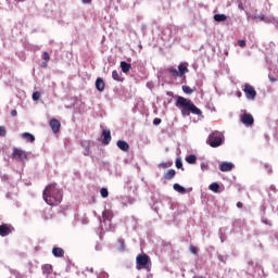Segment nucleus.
<instances>
[{
  "label": "nucleus",
  "instance_id": "6ab92c4d",
  "mask_svg": "<svg viewBox=\"0 0 278 278\" xmlns=\"http://www.w3.org/2000/svg\"><path fill=\"white\" fill-rule=\"evenodd\" d=\"M112 78L115 80V81H119L122 83L124 80V78H122V74L121 72H117L116 70H114L112 72Z\"/></svg>",
  "mask_w": 278,
  "mask_h": 278
},
{
  "label": "nucleus",
  "instance_id": "ddd939ff",
  "mask_svg": "<svg viewBox=\"0 0 278 278\" xmlns=\"http://www.w3.org/2000/svg\"><path fill=\"white\" fill-rule=\"evenodd\" d=\"M116 146L123 152H128L129 151V144L127 142L123 141V140H118Z\"/></svg>",
  "mask_w": 278,
  "mask_h": 278
},
{
  "label": "nucleus",
  "instance_id": "09e8293b",
  "mask_svg": "<svg viewBox=\"0 0 278 278\" xmlns=\"http://www.w3.org/2000/svg\"><path fill=\"white\" fill-rule=\"evenodd\" d=\"M250 265H253V262H249Z\"/></svg>",
  "mask_w": 278,
  "mask_h": 278
},
{
  "label": "nucleus",
  "instance_id": "6e6552de",
  "mask_svg": "<svg viewBox=\"0 0 278 278\" xmlns=\"http://www.w3.org/2000/svg\"><path fill=\"white\" fill-rule=\"evenodd\" d=\"M241 122L247 126H252L254 124L253 115H251V113H243L241 117Z\"/></svg>",
  "mask_w": 278,
  "mask_h": 278
},
{
  "label": "nucleus",
  "instance_id": "49530a36",
  "mask_svg": "<svg viewBox=\"0 0 278 278\" xmlns=\"http://www.w3.org/2000/svg\"><path fill=\"white\" fill-rule=\"evenodd\" d=\"M163 168H167V165L165 163L161 164Z\"/></svg>",
  "mask_w": 278,
  "mask_h": 278
},
{
  "label": "nucleus",
  "instance_id": "f704fd0d",
  "mask_svg": "<svg viewBox=\"0 0 278 278\" xmlns=\"http://www.w3.org/2000/svg\"><path fill=\"white\" fill-rule=\"evenodd\" d=\"M238 45H239V47L244 48L247 42H245V40L240 39V40H238Z\"/></svg>",
  "mask_w": 278,
  "mask_h": 278
},
{
  "label": "nucleus",
  "instance_id": "a18cd8bd",
  "mask_svg": "<svg viewBox=\"0 0 278 278\" xmlns=\"http://www.w3.org/2000/svg\"><path fill=\"white\" fill-rule=\"evenodd\" d=\"M269 79H270L271 83L277 81V79L276 78H271V76H269Z\"/></svg>",
  "mask_w": 278,
  "mask_h": 278
},
{
  "label": "nucleus",
  "instance_id": "c03bdc74",
  "mask_svg": "<svg viewBox=\"0 0 278 278\" xmlns=\"http://www.w3.org/2000/svg\"><path fill=\"white\" fill-rule=\"evenodd\" d=\"M237 207H238V208H242V207H243V204H242L241 202H238V203H237Z\"/></svg>",
  "mask_w": 278,
  "mask_h": 278
},
{
  "label": "nucleus",
  "instance_id": "aec40b11",
  "mask_svg": "<svg viewBox=\"0 0 278 278\" xmlns=\"http://www.w3.org/2000/svg\"><path fill=\"white\" fill-rule=\"evenodd\" d=\"M214 21L217 23H222V22H226L227 21V16L226 14H215L214 15Z\"/></svg>",
  "mask_w": 278,
  "mask_h": 278
},
{
  "label": "nucleus",
  "instance_id": "393cba45",
  "mask_svg": "<svg viewBox=\"0 0 278 278\" xmlns=\"http://www.w3.org/2000/svg\"><path fill=\"white\" fill-rule=\"evenodd\" d=\"M182 91L187 94H191L194 92V89H191V87H188V85L182 86Z\"/></svg>",
  "mask_w": 278,
  "mask_h": 278
},
{
  "label": "nucleus",
  "instance_id": "dca6fc26",
  "mask_svg": "<svg viewBox=\"0 0 278 278\" xmlns=\"http://www.w3.org/2000/svg\"><path fill=\"white\" fill-rule=\"evenodd\" d=\"M96 88L98 91L102 92L105 88V84L104 81L102 80V78H97L96 80Z\"/></svg>",
  "mask_w": 278,
  "mask_h": 278
},
{
  "label": "nucleus",
  "instance_id": "412c9836",
  "mask_svg": "<svg viewBox=\"0 0 278 278\" xmlns=\"http://www.w3.org/2000/svg\"><path fill=\"white\" fill-rule=\"evenodd\" d=\"M255 20L265 22L266 24L270 23V18L268 16H266L265 14H260V15L255 16Z\"/></svg>",
  "mask_w": 278,
  "mask_h": 278
},
{
  "label": "nucleus",
  "instance_id": "1a4fd4ad",
  "mask_svg": "<svg viewBox=\"0 0 278 278\" xmlns=\"http://www.w3.org/2000/svg\"><path fill=\"white\" fill-rule=\"evenodd\" d=\"M50 127L54 134L60 132V128L62 127V124H60V119H50Z\"/></svg>",
  "mask_w": 278,
  "mask_h": 278
},
{
  "label": "nucleus",
  "instance_id": "de8ad7c7",
  "mask_svg": "<svg viewBox=\"0 0 278 278\" xmlns=\"http://www.w3.org/2000/svg\"><path fill=\"white\" fill-rule=\"evenodd\" d=\"M193 278H203V277H200V276H194Z\"/></svg>",
  "mask_w": 278,
  "mask_h": 278
},
{
  "label": "nucleus",
  "instance_id": "4be33fe9",
  "mask_svg": "<svg viewBox=\"0 0 278 278\" xmlns=\"http://www.w3.org/2000/svg\"><path fill=\"white\" fill-rule=\"evenodd\" d=\"M176 175V172L174 169H169L165 175L164 179L165 180H172Z\"/></svg>",
  "mask_w": 278,
  "mask_h": 278
},
{
  "label": "nucleus",
  "instance_id": "39448f33",
  "mask_svg": "<svg viewBox=\"0 0 278 278\" xmlns=\"http://www.w3.org/2000/svg\"><path fill=\"white\" fill-rule=\"evenodd\" d=\"M207 144L212 148H218L223 143V136L218 132V130H214L208 138H207Z\"/></svg>",
  "mask_w": 278,
  "mask_h": 278
},
{
  "label": "nucleus",
  "instance_id": "9b49d317",
  "mask_svg": "<svg viewBox=\"0 0 278 278\" xmlns=\"http://www.w3.org/2000/svg\"><path fill=\"white\" fill-rule=\"evenodd\" d=\"M41 270H42V274L49 278V276L51 274H53V265H50V264H45L43 266H41Z\"/></svg>",
  "mask_w": 278,
  "mask_h": 278
},
{
  "label": "nucleus",
  "instance_id": "7ed1b4c3",
  "mask_svg": "<svg viewBox=\"0 0 278 278\" xmlns=\"http://www.w3.org/2000/svg\"><path fill=\"white\" fill-rule=\"evenodd\" d=\"M149 264H151V261H150V257L147 254H139L136 257V268L138 270L147 269L148 271H150Z\"/></svg>",
  "mask_w": 278,
  "mask_h": 278
},
{
  "label": "nucleus",
  "instance_id": "a19ab883",
  "mask_svg": "<svg viewBox=\"0 0 278 278\" xmlns=\"http://www.w3.org/2000/svg\"><path fill=\"white\" fill-rule=\"evenodd\" d=\"M262 222H263L265 225L271 226V223H270L267 218H263Z\"/></svg>",
  "mask_w": 278,
  "mask_h": 278
},
{
  "label": "nucleus",
  "instance_id": "8fccbe9b",
  "mask_svg": "<svg viewBox=\"0 0 278 278\" xmlns=\"http://www.w3.org/2000/svg\"><path fill=\"white\" fill-rule=\"evenodd\" d=\"M20 2H23V0H18Z\"/></svg>",
  "mask_w": 278,
  "mask_h": 278
},
{
  "label": "nucleus",
  "instance_id": "7c9ffc66",
  "mask_svg": "<svg viewBox=\"0 0 278 278\" xmlns=\"http://www.w3.org/2000/svg\"><path fill=\"white\" fill-rule=\"evenodd\" d=\"M103 218L106 219V220H111V219H112L111 213L108 212V211H105V212L103 213Z\"/></svg>",
  "mask_w": 278,
  "mask_h": 278
},
{
  "label": "nucleus",
  "instance_id": "4c0bfd02",
  "mask_svg": "<svg viewBox=\"0 0 278 278\" xmlns=\"http://www.w3.org/2000/svg\"><path fill=\"white\" fill-rule=\"evenodd\" d=\"M162 123V121L160 119V117H155V119H153V125L157 126Z\"/></svg>",
  "mask_w": 278,
  "mask_h": 278
},
{
  "label": "nucleus",
  "instance_id": "5701e85b",
  "mask_svg": "<svg viewBox=\"0 0 278 278\" xmlns=\"http://www.w3.org/2000/svg\"><path fill=\"white\" fill-rule=\"evenodd\" d=\"M173 188H174L175 191H177V192H179L181 194L186 193V189L184 187L179 186L178 184H175L173 186Z\"/></svg>",
  "mask_w": 278,
  "mask_h": 278
},
{
  "label": "nucleus",
  "instance_id": "20e7f679",
  "mask_svg": "<svg viewBox=\"0 0 278 278\" xmlns=\"http://www.w3.org/2000/svg\"><path fill=\"white\" fill-rule=\"evenodd\" d=\"M167 72L173 77H184L185 74H187L189 72L188 63H180V65L178 66V70H176V67H168Z\"/></svg>",
  "mask_w": 278,
  "mask_h": 278
},
{
  "label": "nucleus",
  "instance_id": "2eb2a0df",
  "mask_svg": "<svg viewBox=\"0 0 278 278\" xmlns=\"http://www.w3.org/2000/svg\"><path fill=\"white\" fill-rule=\"evenodd\" d=\"M52 254L55 257H64V249H62V248H53L52 249Z\"/></svg>",
  "mask_w": 278,
  "mask_h": 278
},
{
  "label": "nucleus",
  "instance_id": "f8f14e48",
  "mask_svg": "<svg viewBox=\"0 0 278 278\" xmlns=\"http://www.w3.org/2000/svg\"><path fill=\"white\" fill-rule=\"evenodd\" d=\"M103 140L102 143L108 146L111 142V130H102Z\"/></svg>",
  "mask_w": 278,
  "mask_h": 278
},
{
  "label": "nucleus",
  "instance_id": "a211bd4d",
  "mask_svg": "<svg viewBox=\"0 0 278 278\" xmlns=\"http://www.w3.org/2000/svg\"><path fill=\"white\" fill-rule=\"evenodd\" d=\"M232 168H233V164H231V163L225 162V163H223V164L220 165V170H222L223 173L230 172Z\"/></svg>",
  "mask_w": 278,
  "mask_h": 278
},
{
  "label": "nucleus",
  "instance_id": "f257e3e1",
  "mask_svg": "<svg viewBox=\"0 0 278 278\" xmlns=\"http://www.w3.org/2000/svg\"><path fill=\"white\" fill-rule=\"evenodd\" d=\"M62 190L58 189V184L48 185L43 190L42 198L50 206H58L62 203Z\"/></svg>",
  "mask_w": 278,
  "mask_h": 278
},
{
  "label": "nucleus",
  "instance_id": "f3484780",
  "mask_svg": "<svg viewBox=\"0 0 278 278\" xmlns=\"http://www.w3.org/2000/svg\"><path fill=\"white\" fill-rule=\"evenodd\" d=\"M22 138L24 140H26L27 142H30V143H34V141H36V137L34 135L29 134V132H24L22 135Z\"/></svg>",
  "mask_w": 278,
  "mask_h": 278
},
{
  "label": "nucleus",
  "instance_id": "c85d7f7f",
  "mask_svg": "<svg viewBox=\"0 0 278 278\" xmlns=\"http://www.w3.org/2000/svg\"><path fill=\"white\" fill-rule=\"evenodd\" d=\"M118 244H119L118 250L123 252L125 250V242H124V240L123 239H118Z\"/></svg>",
  "mask_w": 278,
  "mask_h": 278
},
{
  "label": "nucleus",
  "instance_id": "79ce46f5",
  "mask_svg": "<svg viewBox=\"0 0 278 278\" xmlns=\"http://www.w3.org/2000/svg\"><path fill=\"white\" fill-rule=\"evenodd\" d=\"M48 62H49V61H45L43 63H41V67L47 68Z\"/></svg>",
  "mask_w": 278,
  "mask_h": 278
},
{
  "label": "nucleus",
  "instance_id": "e433bc0d",
  "mask_svg": "<svg viewBox=\"0 0 278 278\" xmlns=\"http://www.w3.org/2000/svg\"><path fill=\"white\" fill-rule=\"evenodd\" d=\"M201 169H202L203 172L207 170V169H208V164H207V163H202V164H201Z\"/></svg>",
  "mask_w": 278,
  "mask_h": 278
},
{
  "label": "nucleus",
  "instance_id": "2f4dec72",
  "mask_svg": "<svg viewBox=\"0 0 278 278\" xmlns=\"http://www.w3.org/2000/svg\"><path fill=\"white\" fill-rule=\"evenodd\" d=\"M189 250H190V252H191L192 254H194L195 256H198V248H197V247L190 245Z\"/></svg>",
  "mask_w": 278,
  "mask_h": 278
},
{
  "label": "nucleus",
  "instance_id": "4468645a",
  "mask_svg": "<svg viewBox=\"0 0 278 278\" xmlns=\"http://www.w3.org/2000/svg\"><path fill=\"white\" fill-rule=\"evenodd\" d=\"M121 70L124 74H127L131 70L130 63H126V61H121Z\"/></svg>",
  "mask_w": 278,
  "mask_h": 278
},
{
  "label": "nucleus",
  "instance_id": "9d476101",
  "mask_svg": "<svg viewBox=\"0 0 278 278\" xmlns=\"http://www.w3.org/2000/svg\"><path fill=\"white\" fill-rule=\"evenodd\" d=\"M12 233V227L8 225H0V236L1 237H8Z\"/></svg>",
  "mask_w": 278,
  "mask_h": 278
},
{
  "label": "nucleus",
  "instance_id": "0eeeda50",
  "mask_svg": "<svg viewBox=\"0 0 278 278\" xmlns=\"http://www.w3.org/2000/svg\"><path fill=\"white\" fill-rule=\"evenodd\" d=\"M243 91L249 100H254L257 94L254 87H252V85H248V83L244 84Z\"/></svg>",
  "mask_w": 278,
  "mask_h": 278
},
{
  "label": "nucleus",
  "instance_id": "b1692460",
  "mask_svg": "<svg viewBox=\"0 0 278 278\" xmlns=\"http://www.w3.org/2000/svg\"><path fill=\"white\" fill-rule=\"evenodd\" d=\"M219 188H220L219 185L216 184V182H213V184L210 185V187H208V189H210L211 191L215 192V193L218 192Z\"/></svg>",
  "mask_w": 278,
  "mask_h": 278
},
{
  "label": "nucleus",
  "instance_id": "473e14b6",
  "mask_svg": "<svg viewBox=\"0 0 278 278\" xmlns=\"http://www.w3.org/2000/svg\"><path fill=\"white\" fill-rule=\"evenodd\" d=\"M5 135H7V130L4 126H0V137H5Z\"/></svg>",
  "mask_w": 278,
  "mask_h": 278
},
{
  "label": "nucleus",
  "instance_id": "ea45409f",
  "mask_svg": "<svg viewBox=\"0 0 278 278\" xmlns=\"http://www.w3.org/2000/svg\"><path fill=\"white\" fill-rule=\"evenodd\" d=\"M11 115H12L13 117H16V115H18V112L16 111V109H13V110L11 111Z\"/></svg>",
  "mask_w": 278,
  "mask_h": 278
},
{
  "label": "nucleus",
  "instance_id": "cd10ccee",
  "mask_svg": "<svg viewBox=\"0 0 278 278\" xmlns=\"http://www.w3.org/2000/svg\"><path fill=\"white\" fill-rule=\"evenodd\" d=\"M33 100H34V101L40 100V91H34V93H33Z\"/></svg>",
  "mask_w": 278,
  "mask_h": 278
},
{
  "label": "nucleus",
  "instance_id": "a878e982",
  "mask_svg": "<svg viewBox=\"0 0 278 278\" xmlns=\"http://www.w3.org/2000/svg\"><path fill=\"white\" fill-rule=\"evenodd\" d=\"M186 162H187L188 164H194V163L197 162L195 155H189V156H187V157H186Z\"/></svg>",
  "mask_w": 278,
  "mask_h": 278
},
{
  "label": "nucleus",
  "instance_id": "423d86ee",
  "mask_svg": "<svg viewBox=\"0 0 278 278\" xmlns=\"http://www.w3.org/2000/svg\"><path fill=\"white\" fill-rule=\"evenodd\" d=\"M12 157L18 162L27 161V153L21 149H14L12 153Z\"/></svg>",
  "mask_w": 278,
  "mask_h": 278
},
{
  "label": "nucleus",
  "instance_id": "bb28decb",
  "mask_svg": "<svg viewBox=\"0 0 278 278\" xmlns=\"http://www.w3.org/2000/svg\"><path fill=\"white\" fill-rule=\"evenodd\" d=\"M43 218H45L46 220H49V219L53 218V213L51 212V210L48 211V212L45 211Z\"/></svg>",
  "mask_w": 278,
  "mask_h": 278
},
{
  "label": "nucleus",
  "instance_id": "58836bf2",
  "mask_svg": "<svg viewBox=\"0 0 278 278\" xmlns=\"http://www.w3.org/2000/svg\"><path fill=\"white\" fill-rule=\"evenodd\" d=\"M98 278H109V275L106 273H100Z\"/></svg>",
  "mask_w": 278,
  "mask_h": 278
},
{
  "label": "nucleus",
  "instance_id": "72a5a7b5",
  "mask_svg": "<svg viewBox=\"0 0 278 278\" xmlns=\"http://www.w3.org/2000/svg\"><path fill=\"white\" fill-rule=\"evenodd\" d=\"M42 58L45 62H49L51 60V56L47 52H43Z\"/></svg>",
  "mask_w": 278,
  "mask_h": 278
},
{
  "label": "nucleus",
  "instance_id": "37998d69",
  "mask_svg": "<svg viewBox=\"0 0 278 278\" xmlns=\"http://www.w3.org/2000/svg\"><path fill=\"white\" fill-rule=\"evenodd\" d=\"M84 4H90L92 0H81Z\"/></svg>",
  "mask_w": 278,
  "mask_h": 278
},
{
  "label": "nucleus",
  "instance_id": "c9c22d12",
  "mask_svg": "<svg viewBox=\"0 0 278 278\" xmlns=\"http://www.w3.org/2000/svg\"><path fill=\"white\" fill-rule=\"evenodd\" d=\"M176 167L178 169L182 168V162L179 159L176 160Z\"/></svg>",
  "mask_w": 278,
  "mask_h": 278
},
{
  "label": "nucleus",
  "instance_id": "c756f323",
  "mask_svg": "<svg viewBox=\"0 0 278 278\" xmlns=\"http://www.w3.org/2000/svg\"><path fill=\"white\" fill-rule=\"evenodd\" d=\"M100 193H101V197L104 198V199L108 198V195H109V192H108V190L105 188H102L100 190Z\"/></svg>",
  "mask_w": 278,
  "mask_h": 278
},
{
  "label": "nucleus",
  "instance_id": "f03ea898",
  "mask_svg": "<svg viewBox=\"0 0 278 278\" xmlns=\"http://www.w3.org/2000/svg\"><path fill=\"white\" fill-rule=\"evenodd\" d=\"M176 106L181 111L182 116H189L190 113L198 116H201L202 114V111H200V109H198V106H195L191 100H188V98H182L181 96L177 98Z\"/></svg>",
  "mask_w": 278,
  "mask_h": 278
}]
</instances>
